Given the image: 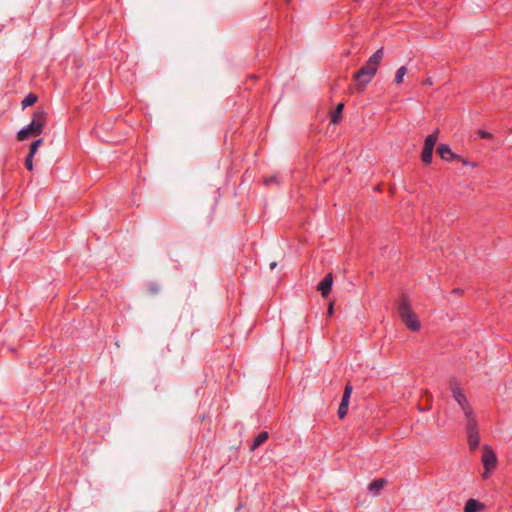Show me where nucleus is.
Segmentation results:
<instances>
[{
	"label": "nucleus",
	"mask_w": 512,
	"mask_h": 512,
	"mask_svg": "<svg viewBox=\"0 0 512 512\" xmlns=\"http://www.w3.org/2000/svg\"><path fill=\"white\" fill-rule=\"evenodd\" d=\"M384 56L383 48L374 52L366 62L355 74L354 80L358 82L360 90H364L365 86L372 80L377 72V68L381 63Z\"/></svg>",
	"instance_id": "obj_1"
},
{
	"label": "nucleus",
	"mask_w": 512,
	"mask_h": 512,
	"mask_svg": "<svg viewBox=\"0 0 512 512\" xmlns=\"http://www.w3.org/2000/svg\"><path fill=\"white\" fill-rule=\"evenodd\" d=\"M396 305L398 315L406 327L414 332L419 331L421 324L417 315L412 310L409 298L406 295H401Z\"/></svg>",
	"instance_id": "obj_2"
},
{
	"label": "nucleus",
	"mask_w": 512,
	"mask_h": 512,
	"mask_svg": "<svg viewBox=\"0 0 512 512\" xmlns=\"http://www.w3.org/2000/svg\"><path fill=\"white\" fill-rule=\"evenodd\" d=\"M396 305L398 315L406 327L414 332L419 331L421 324L417 315L412 310L409 298L406 295H401Z\"/></svg>",
	"instance_id": "obj_3"
},
{
	"label": "nucleus",
	"mask_w": 512,
	"mask_h": 512,
	"mask_svg": "<svg viewBox=\"0 0 512 512\" xmlns=\"http://www.w3.org/2000/svg\"><path fill=\"white\" fill-rule=\"evenodd\" d=\"M46 123V112L43 110H36L32 122L28 127L21 129L17 134V139L19 141H24L30 136H39L42 131L43 127Z\"/></svg>",
	"instance_id": "obj_4"
},
{
	"label": "nucleus",
	"mask_w": 512,
	"mask_h": 512,
	"mask_svg": "<svg viewBox=\"0 0 512 512\" xmlns=\"http://www.w3.org/2000/svg\"><path fill=\"white\" fill-rule=\"evenodd\" d=\"M481 460L484 467L482 477L484 479H487L490 477V475L496 469L497 466V456L490 446L485 445L483 447Z\"/></svg>",
	"instance_id": "obj_5"
},
{
	"label": "nucleus",
	"mask_w": 512,
	"mask_h": 512,
	"mask_svg": "<svg viewBox=\"0 0 512 512\" xmlns=\"http://www.w3.org/2000/svg\"><path fill=\"white\" fill-rule=\"evenodd\" d=\"M451 392L453 395V398L455 401L459 404L461 409L463 410L466 418L474 417L473 410L471 406L469 405L467 398L463 392V390L460 388L457 382H451L450 384Z\"/></svg>",
	"instance_id": "obj_6"
},
{
	"label": "nucleus",
	"mask_w": 512,
	"mask_h": 512,
	"mask_svg": "<svg viewBox=\"0 0 512 512\" xmlns=\"http://www.w3.org/2000/svg\"><path fill=\"white\" fill-rule=\"evenodd\" d=\"M467 440L471 450H475L480 443V436L477 428V421L474 417L467 418Z\"/></svg>",
	"instance_id": "obj_7"
},
{
	"label": "nucleus",
	"mask_w": 512,
	"mask_h": 512,
	"mask_svg": "<svg viewBox=\"0 0 512 512\" xmlns=\"http://www.w3.org/2000/svg\"><path fill=\"white\" fill-rule=\"evenodd\" d=\"M437 154L445 161H453L460 159V155L452 152L451 148L447 144H440L437 148Z\"/></svg>",
	"instance_id": "obj_8"
},
{
	"label": "nucleus",
	"mask_w": 512,
	"mask_h": 512,
	"mask_svg": "<svg viewBox=\"0 0 512 512\" xmlns=\"http://www.w3.org/2000/svg\"><path fill=\"white\" fill-rule=\"evenodd\" d=\"M333 285V276L331 273L327 274L318 284V290L321 292L322 297L326 298L331 292Z\"/></svg>",
	"instance_id": "obj_9"
},
{
	"label": "nucleus",
	"mask_w": 512,
	"mask_h": 512,
	"mask_svg": "<svg viewBox=\"0 0 512 512\" xmlns=\"http://www.w3.org/2000/svg\"><path fill=\"white\" fill-rule=\"evenodd\" d=\"M485 508L484 504L475 499H469L464 506V512H479Z\"/></svg>",
	"instance_id": "obj_10"
},
{
	"label": "nucleus",
	"mask_w": 512,
	"mask_h": 512,
	"mask_svg": "<svg viewBox=\"0 0 512 512\" xmlns=\"http://www.w3.org/2000/svg\"><path fill=\"white\" fill-rule=\"evenodd\" d=\"M386 481L384 479H376L369 484V491L374 495H377L381 489L385 486Z\"/></svg>",
	"instance_id": "obj_11"
},
{
	"label": "nucleus",
	"mask_w": 512,
	"mask_h": 512,
	"mask_svg": "<svg viewBox=\"0 0 512 512\" xmlns=\"http://www.w3.org/2000/svg\"><path fill=\"white\" fill-rule=\"evenodd\" d=\"M438 134L439 132L436 130L432 134L428 135L424 141L423 147L434 148L438 140Z\"/></svg>",
	"instance_id": "obj_12"
},
{
	"label": "nucleus",
	"mask_w": 512,
	"mask_h": 512,
	"mask_svg": "<svg viewBox=\"0 0 512 512\" xmlns=\"http://www.w3.org/2000/svg\"><path fill=\"white\" fill-rule=\"evenodd\" d=\"M433 150L434 148L423 147L421 160L424 164L428 165L432 162Z\"/></svg>",
	"instance_id": "obj_13"
},
{
	"label": "nucleus",
	"mask_w": 512,
	"mask_h": 512,
	"mask_svg": "<svg viewBox=\"0 0 512 512\" xmlns=\"http://www.w3.org/2000/svg\"><path fill=\"white\" fill-rule=\"evenodd\" d=\"M343 108H344V104L343 103H339L336 107V109L332 112L331 114V122L333 124H337L341 117H342V111H343Z\"/></svg>",
	"instance_id": "obj_14"
},
{
	"label": "nucleus",
	"mask_w": 512,
	"mask_h": 512,
	"mask_svg": "<svg viewBox=\"0 0 512 512\" xmlns=\"http://www.w3.org/2000/svg\"><path fill=\"white\" fill-rule=\"evenodd\" d=\"M349 401L350 400H348L346 398H342L341 403H340L339 408H338V416H339V418L342 419V418H344L347 415Z\"/></svg>",
	"instance_id": "obj_15"
},
{
	"label": "nucleus",
	"mask_w": 512,
	"mask_h": 512,
	"mask_svg": "<svg viewBox=\"0 0 512 512\" xmlns=\"http://www.w3.org/2000/svg\"><path fill=\"white\" fill-rule=\"evenodd\" d=\"M268 439V433L267 432H261L257 435V437L254 439L253 445L251 447L252 450H255L260 445H262L266 440Z\"/></svg>",
	"instance_id": "obj_16"
},
{
	"label": "nucleus",
	"mask_w": 512,
	"mask_h": 512,
	"mask_svg": "<svg viewBox=\"0 0 512 512\" xmlns=\"http://www.w3.org/2000/svg\"><path fill=\"white\" fill-rule=\"evenodd\" d=\"M406 73H407V68L405 66H401L400 68H398L396 71V74H395L394 82L397 85L402 84Z\"/></svg>",
	"instance_id": "obj_17"
},
{
	"label": "nucleus",
	"mask_w": 512,
	"mask_h": 512,
	"mask_svg": "<svg viewBox=\"0 0 512 512\" xmlns=\"http://www.w3.org/2000/svg\"><path fill=\"white\" fill-rule=\"evenodd\" d=\"M37 101V96L34 95V94H29L27 95L23 101H22V106L24 108L28 107V106H32L34 103H36Z\"/></svg>",
	"instance_id": "obj_18"
},
{
	"label": "nucleus",
	"mask_w": 512,
	"mask_h": 512,
	"mask_svg": "<svg viewBox=\"0 0 512 512\" xmlns=\"http://www.w3.org/2000/svg\"><path fill=\"white\" fill-rule=\"evenodd\" d=\"M42 143V140L41 139H38L36 141H34L31 146H30V151H29V155L31 156H34L35 153L37 152L39 146L41 145Z\"/></svg>",
	"instance_id": "obj_19"
},
{
	"label": "nucleus",
	"mask_w": 512,
	"mask_h": 512,
	"mask_svg": "<svg viewBox=\"0 0 512 512\" xmlns=\"http://www.w3.org/2000/svg\"><path fill=\"white\" fill-rule=\"evenodd\" d=\"M33 157L34 156H31L28 154V156L26 157V160H25V166L29 171L33 170Z\"/></svg>",
	"instance_id": "obj_20"
},
{
	"label": "nucleus",
	"mask_w": 512,
	"mask_h": 512,
	"mask_svg": "<svg viewBox=\"0 0 512 512\" xmlns=\"http://www.w3.org/2000/svg\"><path fill=\"white\" fill-rule=\"evenodd\" d=\"M351 393H352V386H351L350 384H347V385L345 386V389H344V393H343V397H342V398H346V399L350 400Z\"/></svg>",
	"instance_id": "obj_21"
},
{
	"label": "nucleus",
	"mask_w": 512,
	"mask_h": 512,
	"mask_svg": "<svg viewBox=\"0 0 512 512\" xmlns=\"http://www.w3.org/2000/svg\"><path fill=\"white\" fill-rule=\"evenodd\" d=\"M351 393H352V386H351L350 384H347V385L345 386V389H344V393H343V397H342V398H346V399L350 400Z\"/></svg>",
	"instance_id": "obj_22"
},
{
	"label": "nucleus",
	"mask_w": 512,
	"mask_h": 512,
	"mask_svg": "<svg viewBox=\"0 0 512 512\" xmlns=\"http://www.w3.org/2000/svg\"><path fill=\"white\" fill-rule=\"evenodd\" d=\"M478 135L482 139H490L492 137L491 133L485 130H479Z\"/></svg>",
	"instance_id": "obj_23"
},
{
	"label": "nucleus",
	"mask_w": 512,
	"mask_h": 512,
	"mask_svg": "<svg viewBox=\"0 0 512 512\" xmlns=\"http://www.w3.org/2000/svg\"><path fill=\"white\" fill-rule=\"evenodd\" d=\"M459 160L462 162V164H463V165H469V166H471V167H476V164H475V163L470 162V161H468V160H466V159H463V158H461V157H460V159H459Z\"/></svg>",
	"instance_id": "obj_24"
},
{
	"label": "nucleus",
	"mask_w": 512,
	"mask_h": 512,
	"mask_svg": "<svg viewBox=\"0 0 512 512\" xmlns=\"http://www.w3.org/2000/svg\"><path fill=\"white\" fill-rule=\"evenodd\" d=\"M333 311H334V304L331 302V303L329 304V307H328V315H329V316H332Z\"/></svg>",
	"instance_id": "obj_25"
},
{
	"label": "nucleus",
	"mask_w": 512,
	"mask_h": 512,
	"mask_svg": "<svg viewBox=\"0 0 512 512\" xmlns=\"http://www.w3.org/2000/svg\"><path fill=\"white\" fill-rule=\"evenodd\" d=\"M423 83H424L425 85H432V84H433V82H432V79H431V78H427V79H425Z\"/></svg>",
	"instance_id": "obj_26"
},
{
	"label": "nucleus",
	"mask_w": 512,
	"mask_h": 512,
	"mask_svg": "<svg viewBox=\"0 0 512 512\" xmlns=\"http://www.w3.org/2000/svg\"><path fill=\"white\" fill-rule=\"evenodd\" d=\"M270 266H271V268L273 269V268L276 266V263H275V262H273V263H271V265H270Z\"/></svg>",
	"instance_id": "obj_27"
}]
</instances>
